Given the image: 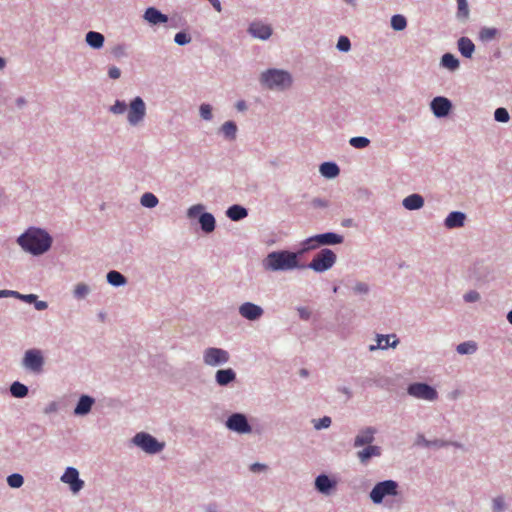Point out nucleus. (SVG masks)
<instances>
[{
	"mask_svg": "<svg viewBox=\"0 0 512 512\" xmlns=\"http://www.w3.org/2000/svg\"><path fill=\"white\" fill-rule=\"evenodd\" d=\"M21 248L33 255H40L51 247L52 239L48 233L38 228H29L18 239Z\"/></svg>",
	"mask_w": 512,
	"mask_h": 512,
	"instance_id": "1",
	"label": "nucleus"
},
{
	"mask_svg": "<svg viewBox=\"0 0 512 512\" xmlns=\"http://www.w3.org/2000/svg\"><path fill=\"white\" fill-rule=\"evenodd\" d=\"M263 266L270 271H286L298 267L297 254L289 251L269 253L263 261Z\"/></svg>",
	"mask_w": 512,
	"mask_h": 512,
	"instance_id": "2",
	"label": "nucleus"
},
{
	"mask_svg": "<svg viewBox=\"0 0 512 512\" xmlns=\"http://www.w3.org/2000/svg\"><path fill=\"white\" fill-rule=\"evenodd\" d=\"M260 81L269 89L279 90L286 89L292 84L291 75L280 69H268L261 74Z\"/></svg>",
	"mask_w": 512,
	"mask_h": 512,
	"instance_id": "3",
	"label": "nucleus"
},
{
	"mask_svg": "<svg viewBox=\"0 0 512 512\" xmlns=\"http://www.w3.org/2000/svg\"><path fill=\"white\" fill-rule=\"evenodd\" d=\"M336 261V254L330 249H322L312 261L308 267L316 272H324L330 269Z\"/></svg>",
	"mask_w": 512,
	"mask_h": 512,
	"instance_id": "4",
	"label": "nucleus"
},
{
	"mask_svg": "<svg viewBox=\"0 0 512 512\" xmlns=\"http://www.w3.org/2000/svg\"><path fill=\"white\" fill-rule=\"evenodd\" d=\"M397 487V483L393 480L379 482L370 492V498L374 503H381L385 496H395Z\"/></svg>",
	"mask_w": 512,
	"mask_h": 512,
	"instance_id": "5",
	"label": "nucleus"
},
{
	"mask_svg": "<svg viewBox=\"0 0 512 512\" xmlns=\"http://www.w3.org/2000/svg\"><path fill=\"white\" fill-rule=\"evenodd\" d=\"M133 443L150 454L158 453L164 447V444L159 443L153 436L144 432L137 433L133 438Z\"/></svg>",
	"mask_w": 512,
	"mask_h": 512,
	"instance_id": "6",
	"label": "nucleus"
},
{
	"mask_svg": "<svg viewBox=\"0 0 512 512\" xmlns=\"http://www.w3.org/2000/svg\"><path fill=\"white\" fill-rule=\"evenodd\" d=\"M343 242V237L336 233L328 232L308 238L305 241V249H314L320 245H334Z\"/></svg>",
	"mask_w": 512,
	"mask_h": 512,
	"instance_id": "7",
	"label": "nucleus"
},
{
	"mask_svg": "<svg viewBox=\"0 0 512 512\" xmlns=\"http://www.w3.org/2000/svg\"><path fill=\"white\" fill-rule=\"evenodd\" d=\"M44 358L42 352L38 349H30L25 352L23 366L35 373L42 371Z\"/></svg>",
	"mask_w": 512,
	"mask_h": 512,
	"instance_id": "8",
	"label": "nucleus"
},
{
	"mask_svg": "<svg viewBox=\"0 0 512 512\" xmlns=\"http://www.w3.org/2000/svg\"><path fill=\"white\" fill-rule=\"evenodd\" d=\"M203 360L209 366H217L228 362L229 354L220 348H208L204 351Z\"/></svg>",
	"mask_w": 512,
	"mask_h": 512,
	"instance_id": "9",
	"label": "nucleus"
},
{
	"mask_svg": "<svg viewBox=\"0 0 512 512\" xmlns=\"http://www.w3.org/2000/svg\"><path fill=\"white\" fill-rule=\"evenodd\" d=\"M408 393L416 398L430 401L437 398L436 390L424 383H414L410 385L408 388Z\"/></svg>",
	"mask_w": 512,
	"mask_h": 512,
	"instance_id": "10",
	"label": "nucleus"
},
{
	"mask_svg": "<svg viewBox=\"0 0 512 512\" xmlns=\"http://www.w3.org/2000/svg\"><path fill=\"white\" fill-rule=\"evenodd\" d=\"M145 104L140 97H136L130 104L128 121L131 125H137L145 116Z\"/></svg>",
	"mask_w": 512,
	"mask_h": 512,
	"instance_id": "11",
	"label": "nucleus"
},
{
	"mask_svg": "<svg viewBox=\"0 0 512 512\" xmlns=\"http://www.w3.org/2000/svg\"><path fill=\"white\" fill-rule=\"evenodd\" d=\"M61 481L69 484L73 493L79 492L84 486V482L79 479V473L77 469L73 467H68L66 469L61 477Z\"/></svg>",
	"mask_w": 512,
	"mask_h": 512,
	"instance_id": "12",
	"label": "nucleus"
},
{
	"mask_svg": "<svg viewBox=\"0 0 512 512\" xmlns=\"http://www.w3.org/2000/svg\"><path fill=\"white\" fill-rule=\"evenodd\" d=\"M227 427L238 433H248L251 431V427L248 424L246 417L238 413L233 414L228 418Z\"/></svg>",
	"mask_w": 512,
	"mask_h": 512,
	"instance_id": "13",
	"label": "nucleus"
},
{
	"mask_svg": "<svg viewBox=\"0 0 512 512\" xmlns=\"http://www.w3.org/2000/svg\"><path fill=\"white\" fill-rule=\"evenodd\" d=\"M263 309L251 302H245L239 307V314L247 320H257L263 315Z\"/></svg>",
	"mask_w": 512,
	"mask_h": 512,
	"instance_id": "14",
	"label": "nucleus"
},
{
	"mask_svg": "<svg viewBox=\"0 0 512 512\" xmlns=\"http://www.w3.org/2000/svg\"><path fill=\"white\" fill-rule=\"evenodd\" d=\"M451 102L445 97H435L431 101V110L436 117H445L451 110Z\"/></svg>",
	"mask_w": 512,
	"mask_h": 512,
	"instance_id": "15",
	"label": "nucleus"
},
{
	"mask_svg": "<svg viewBox=\"0 0 512 512\" xmlns=\"http://www.w3.org/2000/svg\"><path fill=\"white\" fill-rule=\"evenodd\" d=\"M249 32L256 38L266 40L272 34V29L269 25L261 22H253L249 27Z\"/></svg>",
	"mask_w": 512,
	"mask_h": 512,
	"instance_id": "16",
	"label": "nucleus"
},
{
	"mask_svg": "<svg viewBox=\"0 0 512 512\" xmlns=\"http://www.w3.org/2000/svg\"><path fill=\"white\" fill-rule=\"evenodd\" d=\"M375 433H376V430L372 427H367V428L361 430L355 437L354 447L371 445V443L374 441Z\"/></svg>",
	"mask_w": 512,
	"mask_h": 512,
	"instance_id": "17",
	"label": "nucleus"
},
{
	"mask_svg": "<svg viewBox=\"0 0 512 512\" xmlns=\"http://www.w3.org/2000/svg\"><path fill=\"white\" fill-rule=\"evenodd\" d=\"M381 448L376 445H368L363 450L357 452V457L362 464H367L372 457H379Z\"/></svg>",
	"mask_w": 512,
	"mask_h": 512,
	"instance_id": "18",
	"label": "nucleus"
},
{
	"mask_svg": "<svg viewBox=\"0 0 512 512\" xmlns=\"http://www.w3.org/2000/svg\"><path fill=\"white\" fill-rule=\"evenodd\" d=\"M144 18L151 24L166 23L168 21V17L154 7H150L145 11Z\"/></svg>",
	"mask_w": 512,
	"mask_h": 512,
	"instance_id": "19",
	"label": "nucleus"
},
{
	"mask_svg": "<svg viewBox=\"0 0 512 512\" xmlns=\"http://www.w3.org/2000/svg\"><path fill=\"white\" fill-rule=\"evenodd\" d=\"M465 214L462 212H451L445 219V226L447 228H458L464 225Z\"/></svg>",
	"mask_w": 512,
	"mask_h": 512,
	"instance_id": "20",
	"label": "nucleus"
},
{
	"mask_svg": "<svg viewBox=\"0 0 512 512\" xmlns=\"http://www.w3.org/2000/svg\"><path fill=\"white\" fill-rule=\"evenodd\" d=\"M424 205V199L419 194H411L404 198L403 200V206L407 210H417L422 208Z\"/></svg>",
	"mask_w": 512,
	"mask_h": 512,
	"instance_id": "21",
	"label": "nucleus"
},
{
	"mask_svg": "<svg viewBox=\"0 0 512 512\" xmlns=\"http://www.w3.org/2000/svg\"><path fill=\"white\" fill-rule=\"evenodd\" d=\"M458 49L464 57L470 58L475 50V45L469 38L461 37L458 40Z\"/></svg>",
	"mask_w": 512,
	"mask_h": 512,
	"instance_id": "22",
	"label": "nucleus"
},
{
	"mask_svg": "<svg viewBox=\"0 0 512 512\" xmlns=\"http://www.w3.org/2000/svg\"><path fill=\"white\" fill-rule=\"evenodd\" d=\"M235 377L236 374L231 368L218 370L216 372V381L221 386L229 384L235 379Z\"/></svg>",
	"mask_w": 512,
	"mask_h": 512,
	"instance_id": "23",
	"label": "nucleus"
},
{
	"mask_svg": "<svg viewBox=\"0 0 512 512\" xmlns=\"http://www.w3.org/2000/svg\"><path fill=\"white\" fill-rule=\"evenodd\" d=\"M93 403H94V400L91 397L86 396V395L82 396L79 399V402L74 410V413L76 415L87 414L91 410Z\"/></svg>",
	"mask_w": 512,
	"mask_h": 512,
	"instance_id": "24",
	"label": "nucleus"
},
{
	"mask_svg": "<svg viewBox=\"0 0 512 512\" xmlns=\"http://www.w3.org/2000/svg\"><path fill=\"white\" fill-rule=\"evenodd\" d=\"M315 486L321 493L328 494L329 490L335 486V482H332L328 476L323 474L316 478Z\"/></svg>",
	"mask_w": 512,
	"mask_h": 512,
	"instance_id": "25",
	"label": "nucleus"
},
{
	"mask_svg": "<svg viewBox=\"0 0 512 512\" xmlns=\"http://www.w3.org/2000/svg\"><path fill=\"white\" fill-rule=\"evenodd\" d=\"M247 214V210L240 205H232L226 212V215L233 221H239L245 218Z\"/></svg>",
	"mask_w": 512,
	"mask_h": 512,
	"instance_id": "26",
	"label": "nucleus"
},
{
	"mask_svg": "<svg viewBox=\"0 0 512 512\" xmlns=\"http://www.w3.org/2000/svg\"><path fill=\"white\" fill-rule=\"evenodd\" d=\"M86 42L93 48L99 49L104 44V36L95 31H90L86 34Z\"/></svg>",
	"mask_w": 512,
	"mask_h": 512,
	"instance_id": "27",
	"label": "nucleus"
},
{
	"mask_svg": "<svg viewBox=\"0 0 512 512\" xmlns=\"http://www.w3.org/2000/svg\"><path fill=\"white\" fill-rule=\"evenodd\" d=\"M320 172L323 176L327 178H334L338 176L340 170L339 167L332 162H325L320 166Z\"/></svg>",
	"mask_w": 512,
	"mask_h": 512,
	"instance_id": "28",
	"label": "nucleus"
},
{
	"mask_svg": "<svg viewBox=\"0 0 512 512\" xmlns=\"http://www.w3.org/2000/svg\"><path fill=\"white\" fill-rule=\"evenodd\" d=\"M200 224H201V228L203 231L207 232V233H210L214 230L215 228V218L212 214L210 213H203L201 216H200Z\"/></svg>",
	"mask_w": 512,
	"mask_h": 512,
	"instance_id": "29",
	"label": "nucleus"
},
{
	"mask_svg": "<svg viewBox=\"0 0 512 512\" xmlns=\"http://www.w3.org/2000/svg\"><path fill=\"white\" fill-rule=\"evenodd\" d=\"M397 340H393V342H390V336L389 335H378L377 336V345H371L370 350H374L376 348L380 349H386L388 347H395L397 344Z\"/></svg>",
	"mask_w": 512,
	"mask_h": 512,
	"instance_id": "30",
	"label": "nucleus"
},
{
	"mask_svg": "<svg viewBox=\"0 0 512 512\" xmlns=\"http://www.w3.org/2000/svg\"><path fill=\"white\" fill-rule=\"evenodd\" d=\"M441 64L449 70H455L459 67L458 59L450 53H446L442 56Z\"/></svg>",
	"mask_w": 512,
	"mask_h": 512,
	"instance_id": "31",
	"label": "nucleus"
},
{
	"mask_svg": "<svg viewBox=\"0 0 512 512\" xmlns=\"http://www.w3.org/2000/svg\"><path fill=\"white\" fill-rule=\"evenodd\" d=\"M10 392L16 398H23L27 396L28 388L20 382H14L10 387Z\"/></svg>",
	"mask_w": 512,
	"mask_h": 512,
	"instance_id": "32",
	"label": "nucleus"
},
{
	"mask_svg": "<svg viewBox=\"0 0 512 512\" xmlns=\"http://www.w3.org/2000/svg\"><path fill=\"white\" fill-rule=\"evenodd\" d=\"M107 281L113 286H120L126 283V278L117 271H110L107 274Z\"/></svg>",
	"mask_w": 512,
	"mask_h": 512,
	"instance_id": "33",
	"label": "nucleus"
},
{
	"mask_svg": "<svg viewBox=\"0 0 512 512\" xmlns=\"http://www.w3.org/2000/svg\"><path fill=\"white\" fill-rule=\"evenodd\" d=\"M498 35V30L493 27H484L479 32V38L483 42L490 41Z\"/></svg>",
	"mask_w": 512,
	"mask_h": 512,
	"instance_id": "34",
	"label": "nucleus"
},
{
	"mask_svg": "<svg viewBox=\"0 0 512 512\" xmlns=\"http://www.w3.org/2000/svg\"><path fill=\"white\" fill-rule=\"evenodd\" d=\"M391 26L396 31H402L407 26L406 18L402 15H394L391 18Z\"/></svg>",
	"mask_w": 512,
	"mask_h": 512,
	"instance_id": "35",
	"label": "nucleus"
},
{
	"mask_svg": "<svg viewBox=\"0 0 512 512\" xmlns=\"http://www.w3.org/2000/svg\"><path fill=\"white\" fill-rule=\"evenodd\" d=\"M221 130H222L223 134L225 135V137H227L229 139H234L236 136L237 127L234 122L227 121L222 125Z\"/></svg>",
	"mask_w": 512,
	"mask_h": 512,
	"instance_id": "36",
	"label": "nucleus"
},
{
	"mask_svg": "<svg viewBox=\"0 0 512 512\" xmlns=\"http://www.w3.org/2000/svg\"><path fill=\"white\" fill-rule=\"evenodd\" d=\"M141 204L147 208H153L158 204V198L152 193H144L140 200Z\"/></svg>",
	"mask_w": 512,
	"mask_h": 512,
	"instance_id": "37",
	"label": "nucleus"
},
{
	"mask_svg": "<svg viewBox=\"0 0 512 512\" xmlns=\"http://www.w3.org/2000/svg\"><path fill=\"white\" fill-rule=\"evenodd\" d=\"M7 483L11 488H20L24 483V479L22 475L14 473L7 477Z\"/></svg>",
	"mask_w": 512,
	"mask_h": 512,
	"instance_id": "38",
	"label": "nucleus"
},
{
	"mask_svg": "<svg viewBox=\"0 0 512 512\" xmlns=\"http://www.w3.org/2000/svg\"><path fill=\"white\" fill-rule=\"evenodd\" d=\"M477 347L474 342H463L457 346L459 354H471L476 351Z\"/></svg>",
	"mask_w": 512,
	"mask_h": 512,
	"instance_id": "39",
	"label": "nucleus"
},
{
	"mask_svg": "<svg viewBox=\"0 0 512 512\" xmlns=\"http://www.w3.org/2000/svg\"><path fill=\"white\" fill-rule=\"evenodd\" d=\"M349 143L354 148L362 149L369 145L370 140L366 137H353L350 139Z\"/></svg>",
	"mask_w": 512,
	"mask_h": 512,
	"instance_id": "40",
	"label": "nucleus"
},
{
	"mask_svg": "<svg viewBox=\"0 0 512 512\" xmlns=\"http://www.w3.org/2000/svg\"><path fill=\"white\" fill-rule=\"evenodd\" d=\"M495 120L498 122L506 123L509 121V113L505 108H497L494 113Z\"/></svg>",
	"mask_w": 512,
	"mask_h": 512,
	"instance_id": "41",
	"label": "nucleus"
},
{
	"mask_svg": "<svg viewBox=\"0 0 512 512\" xmlns=\"http://www.w3.org/2000/svg\"><path fill=\"white\" fill-rule=\"evenodd\" d=\"M89 292V288L86 284L79 283L76 285L74 289V295L77 298H83L85 297Z\"/></svg>",
	"mask_w": 512,
	"mask_h": 512,
	"instance_id": "42",
	"label": "nucleus"
},
{
	"mask_svg": "<svg viewBox=\"0 0 512 512\" xmlns=\"http://www.w3.org/2000/svg\"><path fill=\"white\" fill-rule=\"evenodd\" d=\"M351 47L350 40L346 36H340L337 42V48L340 51L347 52Z\"/></svg>",
	"mask_w": 512,
	"mask_h": 512,
	"instance_id": "43",
	"label": "nucleus"
},
{
	"mask_svg": "<svg viewBox=\"0 0 512 512\" xmlns=\"http://www.w3.org/2000/svg\"><path fill=\"white\" fill-rule=\"evenodd\" d=\"M457 5L458 15L466 18L469 15L467 0H457Z\"/></svg>",
	"mask_w": 512,
	"mask_h": 512,
	"instance_id": "44",
	"label": "nucleus"
},
{
	"mask_svg": "<svg viewBox=\"0 0 512 512\" xmlns=\"http://www.w3.org/2000/svg\"><path fill=\"white\" fill-rule=\"evenodd\" d=\"M174 41L178 45H185V44H188L191 41V37L189 35H187L186 33H184V32H178L175 35Z\"/></svg>",
	"mask_w": 512,
	"mask_h": 512,
	"instance_id": "45",
	"label": "nucleus"
},
{
	"mask_svg": "<svg viewBox=\"0 0 512 512\" xmlns=\"http://www.w3.org/2000/svg\"><path fill=\"white\" fill-rule=\"evenodd\" d=\"M331 425V418L328 416H325L317 421H314V427L317 430H320L322 428H328Z\"/></svg>",
	"mask_w": 512,
	"mask_h": 512,
	"instance_id": "46",
	"label": "nucleus"
},
{
	"mask_svg": "<svg viewBox=\"0 0 512 512\" xmlns=\"http://www.w3.org/2000/svg\"><path fill=\"white\" fill-rule=\"evenodd\" d=\"M201 117L205 120H210L212 117L211 107L208 104H202L200 106Z\"/></svg>",
	"mask_w": 512,
	"mask_h": 512,
	"instance_id": "47",
	"label": "nucleus"
},
{
	"mask_svg": "<svg viewBox=\"0 0 512 512\" xmlns=\"http://www.w3.org/2000/svg\"><path fill=\"white\" fill-rule=\"evenodd\" d=\"M126 109V104L121 101H116L115 104L111 107V111L115 114H122L126 111Z\"/></svg>",
	"mask_w": 512,
	"mask_h": 512,
	"instance_id": "48",
	"label": "nucleus"
},
{
	"mask_svg": "<svg viewBox=\"0 0 512 512\" xmlns=\"http://www.w3.org/2000/svg\"><path fill=\"white\" fill-rule=\"evenodd\" d=\"M480 298L479 293L476 291H470L464 295L466 302H475Z\"/></svg>",
	"mask_w": 512,
	"mask_h": 512,
	"instance_id": "49",
	"label": "nucleus"
},
{
	"mask_svg": "<svg viewBox=\"0 0 512 512\" xmlns=\"http://www.w3.org/2000/svg\"><path fill=\"white\" fill-rule=\"evenodd\" d=\"M108 75L112 79H118L121 75V71L119 68L113 66L109 68Z\"/></svg>",
	"mask_w": 512,
	"mask_h": 512,
	"instance_id": "50",
	"label": "nucleus"
},
{
	"mask_svg": "<svg viewBox=\"0 0 512 512\" xmlns=\"http://www.w3.org/2000/svg\"><path fill=\"white\" fill-rule=\"evenodd\" d=\"M20 296V293L17 292V291H12V290H0V298H3V297H18Z\"/></svg>",
	"mask_w": 512,
	"mask_h": 512,
	"instance_id": "51",
	"label": "nucleus"
},
{
	"mask_svg": "<svg viewBox=\"0 0 512 512\" xmlns=\"http://www.w3.org/2000/svg\"><path fill=\"white\" fill-rule=\"evenodd\" d=\"M202 209H203V207L201 205L192 206L188 210V215L190 217H195L196 215H198L202 211Z\"/></svg>",
	"mask_w": 512,
	"mask_h": 512,
	"instance_id": "52",
	"label": "nucleus"
},
{
	"mask_svg": "<svg viewBox=\"0 0 512 512\" xmlns=\"http://www.w3.org/2000/svg\"><path fill=\"white\" fill-rule=\"evenodd\" d=\"M17 298H20L28 303L36 302L37 296L34 294H28V295H22L18 296Z\"/></svg>",
	"mask_w": 512,
	"mask_h": 512,
	"instance_id": "53",
	"label": "nucleus"
},
{
	"mask_svg": "<svg viewBox=\"0 0 512 512\" xmlns=\"http://www.w3.org/2000/svg\"><path fill=\"white\" fill-rule=\"evenodd\" d=\"M252 472H260L266 469V465L260 463H254L250 467Z\"/></svg>",
	"mask_w": 512,
	"mask_h": 512,
	"instance_id": "54",
	"label": "nucleus"
},
{
	"mask_svg": "<svg viewBox=\"0 0 512 512\" xmlns=\"http://www.w3.org/2000/svg\"><path fill=\"white\" fill-rule=\"evenodd\" d=\"M354 289L358 293H366L368 291V286L365 283H358Z\"/></svg>",
	"mask_w": 512,
	"mask_h": 512,
	"instance_id": "55",
	"label": "nucleus"
},
{
	"mask_svg": "<svg viewBox=\"0 0 512 512\" xmlns=\"http://www.w3.org/2000/svg\"><path fill=\"white\" fill-rule=\"evenodd\" d=\"M298 312L302 319H308L310 316V313L306 308H299Z\"/></svg>",
	"mask_w": 512,
	"mask_h": 512,
	"instance_id": "56",
	"label": "nucleus"
},
{
	"mask_svg": "<svg viewBox=\"0 0 512 512\" xmlns=\"http://www.w3.org/2000/svg\"><path fill=\"white\" fill-rule=\"evenodd\" d=\"M217 12L222 11L221 3L219 0H208Z\"/></svg>",
	"mask_w": 512,
	"mask_h": 512,
	"instance_id": "57",
	"label": "nucleus"
},
{
	"mask_svg": "<svg viewBox=\"0 0 512 512\" xmlns=\"http://www.w3.org/2000/svg\"><path fill=\"white\" fill-rule=\"evenodd\" d=\"M35 308L37 310H44L47 308V303L44 301H37L35 302Z\"/></svg>",
	"mask_w": 512,
	"mask_h": 512,
	"instance_id": "58",
	"label": "nucleus"
},
{
	"mask_svg": "<svg viewBox=\"0 0 512 512\" xmlns=\"http://www.w3.org/2000/svg\"><path fill=\"white\" fill-rule=\"evenodd\" d=\"M494 506L497 510H501L503 507V500L498 498L494 500Z\"/></svg>",
	"mask_w": 512,
	"mask_h": 512,
	"instance_id": "59",
	"label": "nucleus"
},
{
	"mask_svg": "<svg viewBox=\"0 0 512 512\" xmlns=\"http://www.w3.org/2000/svg\"><path fill=\"white\" fill-rule=\"evenodd\" d=\"M237 108H238V110H244V109H246V104H245V102H244V101H239V102L237 103Z\"/></svg>",
	"mask_w": 512,
	"mask_h": 512,
	"instance_id": "60",
	"label": "nucleus"
},
{
	"mask_svg": "<svg viewBox=\"0 0 512 512\" xmlns=\"http://www.w3.org/2000/svg\"><path fill=\"white\" fill-rule=\"evenodd\" d=\"M5 67V60L0 57V69H3Z\"/></svg>",
	"mask_w": 512,
	"mask_h": 512,
	"instance_id": "61",
	"label": "nucleus"
},
{
	"mask_svg": "<svg viewBox=\"0 0 512 512\" xmlns=\"http://www.w3.org/2000/svg\"><path fill=\"white\" fill-rule=\"evenodd\" d=\"M507 320L512 324V310L508 313Z\"/></svg>",
	"mask_w": 512,
	"mask_h": 512,
	"instance_id": "62",
	"label": "nucleus"
},
{
	"mask_svg": "<svg viewBox=\"0 0 512 512\" xmlns=\"http://www.w3.org/2000/svg\"><path fill=\"white\" fill-rule=\"evenodd\" d=\"M300 373H301L302 376H306L307 375V371L305 369H302Z\"/></svg>",
	"mask_w": 512,
	"mask_h": 512,
	"instance_id": "63",
	"label": "nucleus"
},
{
	"mask_svg": "<svg viewBox=\"0 0 512 512\" xmlns=\"http://www.w3.org/2000/svg\"><path fill=\"white\" fill-rule=\"evenodd\" d=\"M206 512H215L211 507L207 508Z\"/></svg>",
	"mask_w": 512,
	"mask_h": 512,
	"instance_id": "64",
	"label": "nucleus"
}]
</instances>
